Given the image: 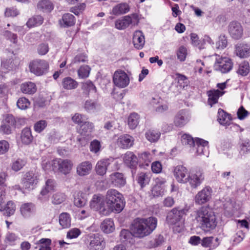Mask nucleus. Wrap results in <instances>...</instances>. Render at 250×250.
<instances>
[{
  "label": "nucleus",
  "mask_w": 250,
  "mask_h": 250,
  "mask_svg": "<svg viewBox=\"0 0 250 250\" xmlns=\"http://www.w3.org/2000/svg\"><path fill=\"white\" fill-rule=\"evenodd\" d=\"M157 224V220L155 217L138 218L134 220L130 230L134 237L142 238L150 235L156 229Z\"/></svg>",
  "instance_id": "nucleus-1"
},
{
  "label": "nucleus",
  "mask_w": 250,
  "mask_h": 250,
  "mask_svg": "<svg viewBox=\"0 0 250 250\" xmlns=\"http://www.w3.org/2000/svg\"><path fill=\"white\" fill-rule=\"evenodd\" d=\"M195 219L201 228L206 231L214 229L217 225L215 215L206 207H202L196 211Z\"/></svg>",
  "instance_id": "nucleus-2"
},
{
  "label": "nucleus",
  "mask_w": 250,
  "mask_h": 250,
  "mask_svg": "<svg viewBox=\"0 0 250 250\" xmlns=\"http://www.w3.org/2000/svg\"><path fill=\"white\" fill-rule=\"evenodd\" d=\"M105 202L107 213L110 211L115 213L120 212L125 207V202L122 194L114 189H110L107 190Z\"/></svg>",
  "instance_id": "nucleus-3"
},
{
  "label": "nucleus",
  "mask_w": 250,
  "mask_h": 250,
  "mask_svg": "<svg viewBox=\"0 0 250 250\" xmlns=\"http://www.w3.org/2000/svg\"><path fill=\"white\" fill-rule=\"evenodd\" d=\"M188 212V209L187 208L180 209L178 208H175L168 212L167 217V222L173 226L174 231L180 232L184 229L185 216Z\"/></svg>",
  "instance_id": "nucleus-4"
},
{
  "label": "nucleus",
  "mask_w": 250,
  "mask_h": 250,
  "mask_svg": "<svg viewBox=\"0 0 250 250\" xmlns=\"http://www.w3.org/2000/svg\"><path fill=\"white\" fill-rule=\"evenodd\" d=\"M29 68L32 73L37 76H41L47 72L49 64L44 60L36 59L30 62Z\"/></svg>",
  "instance_id": "nucleus-5"
},
{
  "label": "nucleus",
  "mask_w": 250,
  "mask_h": 250,
  "mask_svg": "<svg viewBox=\"0 0 250 250\" xmlns=\"http://www.w3.org/2000/svg\"><path fill=\"white\" fill-rule=\"evenodd\" d=\"M87 245L89 250H104L106 246V242L101 235L93 234L88 237Z\"/></svg>",
  "instance_id": "nucleus-6"
},
{
  "label": "nucleus",
  "mask_w": 250,
  "mask_h": 250,
  "mask_svg": "<svg viewBox=\"0 0 250 250\" xmlns=\"http://www.w3.org/2000/svg\"><path fill=\"white\" fill-rule=\"evenodd\" d=\"M138 22V16L135 14L123 17L116 21L115 27L119 30H123L131 24L136 25Z\"/></svg>",
  "instance_id": "nucleus-7"
},
{
  "label": "nucleus",
  "mask_w": 250,
  "mask_h": 250,
  "mask_svg": "<svg viewBox=\"0 0 250 250\" xmlns=\"http://www.w3.org/2000/svg\"><path fill=\"white\" fill-rule=\"evenodd\" d=\"M204 180L203 170L200 169L193 170L188 176V182L191 188H196Z\"/></svg>",
  "instance_id": "nucleus-8"
},
{
  "label": "nucleus",
  "mask_w": 250,
  "mask_h": 250,
  "mask_svg": "<svg viewBox=\"0 0 250 250\" xmlns=\"http://www.w3.org/2000/svg\"><path fill=\"white\" fill-rule=\"evenodd\" d=\"M113 82L117 87L122 88L128 86L130 79L124 71L118 70L113 74Z\"/></svg>",
  "instance_id": "nucleus-9"
},
{
  "label": "nucleus",
  "mask_w": 250,
  "mask_h": 250,
  "mask_svg": "<svg viewBox=\"0 0 250 250\" xmlns=\"http://www.w3.org/2000/svg\"><path fill=\"white\" fill-rule=\"evenodd\" d=\"M73 164L71 160L68 159H55L54 167L56 172L66 175L70 173Z\"/></svg>",
  "instance_id": "nucleus-10"
},
{
  "label": "nucleus",
  "mask_w": 250,
  "mask_h": 250,
  "mask_svg": "<svg viewBox=\"0 0 250 250\" xmlns=\"http://www.w3.org/2000/svg\"><path fill=\"white\" fill-rule=\"evenodd\" d=\"M233 67V62L228 57H219L216 60L214 68L216 70L223 73H228Z\"/></svg>",
  "instance_id": "nucleus-11"
},
{
  "label": "nucleus",
  "mask_w": 250,
  "mask_h": 250,
  "mask_svg": "<svg viewBox=\"0 0 250 250\" xmlns=\"http://www.w3.org/2000/svg\"><path fill=\"white\" fill-rule=\"evenodd\" d=\"M39 175L34 171L27 172L21 180V184L25 188L33 189L38 183Z\"/></svg>",
  "instance_id": "nucleus-12"
},
{
  "label": "nucleus",
  "mask_w": 250,
  "mask_h": 250,
  "mask_svg": "<svg viewBox=\"0 0 250 250\" xmlns=\"http://www.w3.org/2000/svg\"><path fill=\"white\" fill-rule=\"evenodd\" d=\"M94 128L93 124L92 123L84 122L80 127L79 133L81 136L78 140L82 144H84L91 138V133Z\"/></svg>",
  "instance_id": "nucleus-13"
},
{
  "label": "nucleus",
  "mask_w": 250,
  "mask_h": 250,
  "mask_svg": "<svg viewBox=\"0 0 250 250\" xmlns=\"http://www.w3.org/2000/svg\"><path fill=\"white\" fill-rule=\"evenodd\" d=\"M212 190L208 186L204 188L198 192L194 198L196 204L201 205L208 202L211 198Z\"/></svg>",
  "instance_id": "nucleus-14"
},
{
  "label": "nucleus",
  "mask_w": 250,
  "mask_h": 250,
  "mask_svg": "<svg viewBox=\"0 0 250 250\" xmlns=\"http://www.w3.org/2000/svg\"><path fill=\"white\" fill-rule=\"evenodd\" d=\"M105 204V200L102 195L95 194L90 202V207L95 210H99L103 214H107V211L106 210Z\"/></svg>",
  "instance_id": "nucleus-15"
},
{
  "label": "nucleus",
  "mask_w": 250,
  "mask_h": 250,
  "mask_svg": "<svg viewBox=\"0 0 250 250\" xmlns=\"http://www.w3.org/2000/svg\"><path fill=\"white\" fill-rule=\"evenodd\" d=\"M16 121L12 115L7 116L3 121L0 126V132L4 134L11 133L12 130L15 127Z\"/></svg>",
  "instance_id": "nucleus-16"
},
{
  "label": "nucleus",
  "mask_w": 250,
  "mask_h": 250,
  "mask_svg": "<svg viewBox=\"0 0 250 250\" xmlns=\"http://www.w3.org/2000/svg\"><path fill=\"white\" fill-rule=\"evenodd\" d=\"M229 32L232 38L238 40L243 36V28L240 23L233 21L229 25Z\"/></svg>",
  "instance_id": "nucleus-17"
},
{
  "label": "nucleus",
  "mask_w": 250,
  "mask_h": 250,
  "mask_svg": "<svg viewBox=\"0 0 250 250\" xmlns=\"http://www.w3.org/2000/svg\"><path fill=\"white\" fill-rule=\"evenodd\" d=\"M173 175L177 181L180 183L188 182V170L183 166H177L174 167Z\"/></svg>",
  "instance_id": "nucleus-18"
},
{
  "label": "nucleus",
  "mask_w": 250,
  "mask_h": 250,
  "mask_svg": "<svg viewBox=\"0 0 250 250\" xmlns=\"http://www.w3.org/2000/svg\"><path fill=\"white\" fill-rule=\"evenodd\" d=\"M134 139L133 137L128 134L120 136L117 141V146L121 148L128 149L133 146Z\"/></svg>",
  "instance_id": "nucleus-19"
},
{
  "label": "nucleus",
  "mask_w": 250,
  "mask_h": 250,
  "mask_svg": "<svg viewBox=\"0 0 250 250\" xmlns=\"http://www.w3.org/2000/svg\"><path fill=\"white\" fill-rule=\"evenodd\" d=\"M113 162L114 161L112 159H103L99 160L95 167L96 173L100 176L104 175L106 173L107 167Z\"/></svg>",
  "instance_id": "nucleus-20"
},
{
  "label": "nucleus",
  "mask_w": 250,
  "mask_h": 250,
  "mask_svg": "<svg viewBox=\"0 0 250 250\" xmlns=\"http://www.w3.org/2000/svg\"><path fill=\"white\" fill-rule=\"evenodd\" d=\"M192 150H195L197 155L203 154L208 156V142L200 138L196 139Z\"/></svg>",
  "instance_id": "nucleus-21"
},
{
  "label": "nucleus",
  "mask_w": 250,
  "mask_h": 250,
  "mask_svg": "<svg viewBox=\"0 0 250 250\" xmlns=\"http://www.w3.org/2000/svg\"><path fill=\"white\" fill-rule=\"evenodd\" d=\"M110 182L115 187L121 188L126 184V179L124 174L120 172H114L109 177Z\"/></svg>",
  "instance_id": "nucleus-22"
},
{
  "label": "nucleus",
  "mask_w": 250,
  "mask_h": 250,
  "mask_svg": "<svg viewBox=\"0 0 250 250\" xmlns=\"http://www.w3.org/2000/svg\"><path fill=\"white\" fill-rule=\"evenodd\" d=\"M21 215L24 218H29L36 212L35 205L32 203H26L22 204L20 208Z\"/></svg>",
  "instance_id": "nucleus-23"
},
{
  "label": "nucleus",
  "mask_w": 250,
  "mask_h": 250,
  "mask_svg": "<svg viewBox=\"0 0 250 250\" xmlns=\"http://www.w3.org/2000/svg\"><path fill=\"white\" fill-rule=\"evenodd\" d=\"M92 169V165L89 161H84L79 164L76 167L77 174L80 176L88 175Z\"/></svg>",
  "instance_id": "nucleus-24"
},
{
  "label": "nucleus",
  "mask_w": 250,
  "mask_h": 250,
  "mask_svg": "<svg viewBox=\"0 0 250 250\" xmlns=\"http://www.w3.org/2000/svg\"><path fill=\"white\" fill-rule=\"evenodd\" d=\"M235 52L240 58H246L250 56V45L248 44H238L235 45Z\"/></svg>",
  "instance_id": "nucleus-25"
},
{
  "label": "nucleus",
  "mask_w": 250,
  "mask_h": 250,
  "mask_svg": "<svg viewBox=\"0 0 250 250\" xmlns=\"http://www.w3.org/2000/svg\"><path fill=\"white\" fill-rule=\"evenodd\" d=\"M133 43L134 47L138 49H141L145 43V37L141 31L134 32L133 37Z\"/></svg>",
  "instance_id": "nucleus-26"
},
{
  "label": "nucleus",
  "mask_w": 250,
  "mask_h": 250,
  "mask_svg": "<svg viewBox=\"0 0 250 250\" xmlns=\"http://www.w3.org/2000/svg\"><path fill=\"white\" fill-rule=\"evenodd\" d=\"M217 120L220 125L225 126L230 125L232 124L230 115L226 113L224 110L221 109L218 110Z\"/></svg>",
  "instance_id": "nucleus-27"
},
{
  "label": "nucleus",
  "mask_w": 250,
  "mask_h": 250,
  "mask_svg": "<svg viewBox=\"0 0 250 250\" xmlns=\"http://www.w3.org/2000/svg\"><path fill=\"white\" fill-rule=\"evenodd\" d=\"M56 186V183L54 179H47L41 191L40 194L42 196L46 195L49 193L53 191L55 189Z\"/></svg>",
  "instance_id": "nucleus-28"
},
{
  "label": "nucleus",
  "mask_w": 250,
  "mask_h": 250,
  "mask_svg": "<svg viewBox=\"0 0 250 250\" xmlns=\"http://www.w3.org/2000/svg\"><path fill=\"white\" fill-rule=\"evenodd\" d=\"M124 163L129 167H133L137 164V158L135 155L131 151H127L123 155Z\"/></svg>",
  "instance_id": "nucleus-29"
},
{
  "label": "nucleus",
  "mask_w": 250,
  "mask_h": 250,
  "mask_svg": "<svg viewBox=\"0 0 250 250\" xmlns=\"http://www.w3.org/2000/svg\"><path fill=\"white\" fill-rule=\"evenodd\" d=\"M129 11L128 5L125 3H120L114 6L110 14L119 16L128 12Z\"/></svg>",
  "instance_id": "nucleus-30"
},
{
  "label": "nucleus",
  "mask_w": 250,
  "mask_h": 250,
  "mask_svg": "<svg viewBox=\"0 0 250 250\" xmlns=\"http://www.w3.org/2000/svg\"><path fill=\"white\" fill-rule=\"evenodd\" d=\"M189 121L188 116L183 111H180L175 116L174 123L178 127H182L185 125Z\"/></svg>",
  "instance_id": "nucleus-31"
},
{
  "label": "nucleus",
  "mask_w": 250,
  "mask_h": 250,
  "mask_svg": "<svg viewBox=\"0 0 250 250\" xmlns=\"http://www.w3.org/2000/svg\"><path fill=\"white\" fill-rule=\"evenodd\" d=\"M62 87L66 90H72L78 86V83L70 77L63 78L62 82Z\"/></svg>",
  "instance_id": "nucleus-32"
},
{
  "label": "nucleus",
  "mask_w": 250,
  "mask_h": 250,
  "mask_svg": "<svg viewBox=\"0 0 250 250\" xmlns=\"http://www.w3.org/2000/svg\"><path fill=\"white\" fill-rule=\"evenodd\" d=\"M59 224L62 229L68 228L71 226V218L70 214L67 212L61 213L59 217Z\"/></svg>",
  "instance_id": "nucleus-33"
},
{
  "label": "nucleus",
  "mask_w": 250,
  "mask_h": 250,
  "mask_svg": "<svg viewBox=\"0 0 250 250\" xmlns=\"http://www.w3.org/2000/svg\"><path fill=\"white\" fill-rule=\"evenodd\" d=\"M218 238H214L213 237L204 238L201 241V245L205 248L209 247L212 249L216 248L219 244Z\"/></svg>",
  "instance_id": "nucleus-34"
},
{
  "label": "nucleus",
  "mask_w": 250,
  "mask_h": 250,
  "mask_svg": "<svg viewBox=\"0 0 250 250\" xmlns=\"http://www.w3.org/2000/svg\"><path fill=\"white\" fill-rule=\"evenodd\" d=\"M224 92L221 91L219 90H212L208 92V104L212 106L213 104H216L219 97L223 95Z\"/></svg>",
  "instance_id": "nucleus-35"
},
{
  "label": "nucleus",
  "mask_w": 250,
  "mask_h": 250,
  "mask_svg": "<svg viewBox=\"0 0 250 250\" xmlns=\"http://www.w3.org/2000/svg\"><path fill=\"white\" fill-rule=\"evenodd\" d=\"M20 139L22 144L24 145L30 144L33 140L30 129L27 127L24 128L21 131Z\"/></svg>",
  "instance_id": "nucleus-36"
},
{
  "label": "nucleus",
  "mask_w": 250,
  "mask_h": 250,
  "mask_svg": "<svg viewBox=\"0 0 250 250\" xmlns=\"http://www.w3.org/2000/svg\"><path fill=\"white\" fill-rule=\"evenodd\" d=\"M102 231L105 233H110L115 230V225L113 220L111 219H106L104 220L101 225Z\"/></svg>",
  "instance_id": "nucleus-37"
},
{
  "label": "nucleus",
  "mask_w": 250,
  "mask_h": 250,
  "mask_svg": "<svg viewBox=\"0 0 250 250\" xmlns=\"http://www.w3.org/2000/svg\"><path fill=\"white\" fill-rule=\"evenodd\" d=\"M21 89L24 94H33L37 91L36 84L32 82H26L21 84Z\"/></svg>",
  "instance_id": "nucleus-38"
},
{
  "label": "nucleus",
  "mask_w": 250,
  "mask_h": 250,
  "mask_svg": "<svg viewBox=\"0 0 250 250\" xmlns=\"http://www.w3.org/2000/svg\"><path fill=\"white\" fill-rule=\"evenodd\" d=\"M86 202L87 199L84 197L83 192L79 191L75 193L74 204L76 207L79 208L83 207L86 205Z\"/></svg>",
  "instance_id": "nucleus-39"
},
{
  "label": "nucleus",
  "mask_w": 250,
  "mask_h": 250,
  "mask_svg": "<svg viewBox=\"0 0 250 250\" xmlns=\"http://www.w3.org/2000/svg\"><path fill=\"white\" fill-rule=\"evenodd\" d=\"M60 22L63 26H70L75 24V17L71 14L66 13L63 15L62 20Z\"/></svg>",
  "instance_id": "nucleus-40"
},
{
  "label": "nucleus",
  "mask_w": 250,
  "mask_h": 250,
  "mask_svg": "<svg viewBox=\"0 0 250 250\" xmlns=\"http://www.w3.org/2000/svg\"><path fill=\"white\" fill-rule=\"evenodd\" d=\"M139 116L135 113L129 115L127 119V125L131 129H135L138 125L139 122Z\"/></svg>",
  "instance_id": "nucleus-41"
},
{
  "label": "nucleus",
  "mask_w": 250,
  "mask_h": 250,
  "mask_svg": "<svg viewBox=\"0 0 250 250\" xmlns=\"http://www.w3.org/2000/svg\"><path fill=\"white\" fill-rule=\"evenodd\" d=\"M82 88L83 93L86 95H89L90 93L96 92V87L93 83L89 81H87L86 82L83 83Z\"/></svg>",
  "instance_id": "nucleus-42"
},
{
  "label": "nucleus",
  "mask_w": 250,
  "mask_h": 250,
  "mask_svg": "<svg viewBox=\"0 0 250 250\" xmlns=\"http://www.w3.org/2000/svg\"><path fill=\"white\" fill-rule=\"evenodd\" d=\"M160 132L154 130H149L146 133V137L150 142H156L160 138Z\"/></svg>",
  "instance_id": "nucleus-43"
},
{
  "label": "nucleus",
  "mask_w": 250,
  "mask_h": 250,
  "mask_svg": "<svg viewBox=\"0 0 250 250\" xmlns=\"http://www.w3.org/2000/svg\"><path fill=\"white\" fill-rule=\"evenodd\" d=\"M43 21V19L41 16H36L30 18L26 22V25L29 28L41 25Z\"/></svg>",
  "instance_id": "nucleus-44"
},
{
  "label": "nucleus",
  "mask_w": 250,
  "mask_h": 250,
  "mask_svg": "<svg viewBox=\"0 0 250 250\" xmlns=\"http://www.w3.org/2000/svg\"><path fill=\"white\" fill-rule=\"evenodd\" d=\"M150 178L146 173L141 172L137 176V182L142 188L148 184Z\"/></svg>",
  "instance_id": "nucleus-45"
},
{
  "label": "nucleus",
  "mask_w": 250,
  "mask_h": 250,
  "mask_svg": "<svg viewBox=\"0 0 250 250\" xmlns=\"http://www.w3.org/2000/svg\"><path fill=\"white\" fill-rule=\"evenodd\" d=\"M54 162L55 160L50 161L46 158L43 159L42 164V168L46 171H53L56 172V169L54 167Z\"/></svg>",
  "instance_id": "nucleus-46"
},
{
  "label": "nucleus",
  "mask_w": 250,
  "mask_h": 250,
  "mask_svg": "<svg viewBox=\"0 0 250 250\" xmlns=\"http://www.w3.org/2000/svg\"><path fill=\"white\" fill-rule=\"evenodd\" d=\"M65 198V195L63 193L58 192L53 194L51 198L52 203L54 205H59L64 202Z\"/></svg>",
  "instance_id": "nucleus-47"
},
{
  "label": "nucleus",
  "mask_w": 250,
  "mask_h": 250,
  "mask_svg": "<svg viewBox=\"0 0 250 250\" xmlns=\"http://www.w3.org/2000/svg\"><path fill=\"white\" fill-rule=\"evenodd\" d=\"M37 7L38 9L47 11H50L53 9L52 3L46 0L40 1L38 3Z\"/></svg>",
  "instance_id": "nucleus-48"
},
{
  "label": "nucleus",
  "mask_w": 250,
  "mask_h": 250,
  "mask_svg": "<svg viewBox=\"0 0 250 250\" xmlns=\"http://www.w3.org/2000/svg\"><path fill=\"white\" fill-rule=\"evenodd\" d=\"M90 68L88 65L81 66L78 70L79 78L84 79L89 76Z\"/></svg>",
  "instance_id": "nucleus-49"
},
{
  "label": "nucleus",
  "mask_w": 250,
  "mask_h": 250,
  "mask_svg": "<svg viewBox=\"0 0 250 250\" xmlns=\"http://www.w3.org/2000/svg\"><path fill=\"white\" fill-rule=\"evenodd\" d=\"M51 240L48 238H42L37 243L41 245L39 250H51L50 245Z\"/></svg>",
  "instance_id": "nucleus-50"
},
{
  "label": "nucleus",
  "mask_w": 250,
  "mask_h": 250,
  "mask_svg": "<svg viewBox=\"0 0 250 250\" xmlns=\"http://www.w3.org/2000/svg\"><path fill=\"white\" fill-rule=\"evenodd\" d=\"M17 105L20 109L25 110L29 107L30 103L27 99L21 97L18 100Z\"/></svg>",
  "instance_id": "nucleus-51"
},
{
  "label": "nucleus",
  "mask_w": 250,
  "mask_h": 250,
  "mask_svg": "<svg viewBox=\"0 0 250 250\" xmlns=\"http://www.w3.org/2000/svg\"><path fill=\"white\" fill-rule=\"evenodd\" d=\"M4 210L5 211L6 215L9 216L14 213L16 210V206L13 202L8 201L4 207Z\"/></svg>",
  "instance_id": "nucleus-52"
},
{
  "label": "nucleus",
  "mask_w": 250,
  "mask_h": 250,
  "mask_svg": "<svg viewBox=\"0 0 250 250\" xmlns=\"http://www.w3.org/2000/svg\"><path fill=\"white\" fill-rule=\"evenodd\" d=\"M249 72V64L247 62H242L237 70V73L242 76L247 75Z\"/></svg>",
  "instance_id": "nucleus-53"
},
{
  "label": "nucleus",
  "mask_w": 250,
  "mask_h": 250,
  "mask_svg": "<svg viewBox=\"0 0 250 250\" xmlns=\"http://www.w3.org/2000/svg\"><path fill=\"white\" fill-rule=\"evenodd\" d=\"M26 164V161L24 160L18 159L14 162L12 165V169L18 171L21 170Z\"/></svg>",
  "instance_id": "nucleus-54"
},
{
  "label": "nucleus",
  "mask_w": 250,
  "mask_h": 250,
  "mask_svg": "<svg viewBox=\"0 0 250 250\" xmlns=\"http://www.w3.org/2000/svg\"><path fill=\"white\" fill-rule=\"evenodd\" d=\"M47 123L45 120H40L36 122L34 125V128L36 132H41L46 127Z\"/></svg>",
  "instance_id": "nucleus-55"
},
{
  "label": "nucleus",
  "mask_w": 250,
  "mask_h": 250,
  "mask_svg": "<svg viewBox=\"0 0 250 250\" xmlns=\"http://www.w3.org/2000/svg\"><path fill=\"white\" fill-rule=\"evenodd\" d=\"M164 192V188L163 187L154 185L151 190V193L153 197H158L162 196Z\"/></svg>",
  "instance_id": "nucleus-56"
},
{
  "label": "nucleus",
  "mask_w": 250,
  "mask_h": 250,
  "mask_svg": "<svg viewBox=\"0 0 250 250\" xmlns=\"http://www.w3.org/2000/svg\"><path fill=\"white\" fill-rule=\"evenodd\" d=\"M187 54V48L185 47L181 46L177 52V58L180 61L183 62L186 60Z\"/></svg>",
  "instance_id": "nucleus-57"
},
{
  "label": "nucleus",
  "mask_w": 250,
  "mask_h": 250,
  "mask_svg": "<svg viewBox=\"0 0 250 250\" xmlns=\"http://www.w3.org/2000/svg\"><path fill=\"white\" fill-rule=\"evenodd\" d=\"M227 44V37L224 35H221L216 42V48L219 49H223L226 47Z\"/></svg>",
  "instance_id": "nucleus-58"
},
{
  "label": "nucleus",
  "mask_w": 250,
  "mask_h": 250,
  "mask_svg": "<svg viewBox=\"0 0 250 250\" xmlns=\"http://www.w3.org/2000/svg\"><path fill=\"white\" fill-rule=\"evenodd\" d=\"M81 233V230L78 228L70 229L67 233L66 237L69 239L77 238Z\"/></svg>",
  "instance_id": "nucleus-59"
},
{
  "label": "nucleus",
  "mask_w": 250,
  "mask_h": 250,
  "mask_svg": "<svg viewBox=\"0 0 250 250\" xmlns=\"http://www.w3.org/2000/svg\"><path fill=\"white\" fill-rule=\"evenodd\" d=\"M97 104L96 103L91 101L87 100L84 104V108L88 112L94 111L96 109Z\"/></svg>",
  "instance_id": "nucleus-60"
},
{
  "label": "nucleus",
  "mask_w": 250,
  "mask_h": 250,
  "mask_svg": "<svg viewBox=\"0 0 250 250\" xmlns=\"http://www.w3.org/2000/svg\"><path fill=\"white\" fill-rule=\"evenodd\" d=\"M182 142L184 145L190 146L194 145L195 143V140L194 141L191 136L187 134L182 135Z\"/></svg>",
  "instance_id": "nucleus-61"
},
{
  "label": "nucleus",
  "mask_w": 250,
  "mask_h": 250,
  "mask_svg": "<svg viewBox=\"0 0 250 250\" xmlns=\"http://www.w3.org/2000/svg\"><path fill=\"white\" fill-rule=\"evenodd\" d=\"M86 119L84 115L79 113H76L72 117L73 122L77 124H84V122H86Z\"/></svg>",
  "instance_id": "nucleus-62"
},
{
  "label": "nucleus",
  "mask_w": 250,
  "mask_h": 250,
  "mask_svg": "<svg viewBox=\"0 0 250 250\" xmlns=\"http://www.w3.org/2000/svg\"><path fill=\"white\" fill-rule=\"evenodd\" d=\"M100 148L101 144L99 141L94 140L91 142L90 150L91 152L96 153L100 150Z\"/></svg>",
  "instance_id": "nucleus-63"
},
{
  "label": "nucleus",
  "mask_w": 250,
  "mask_h": 250,
  "mask_svg": "<svg viewBox=\"0 0 250 250\" xmlns=\"http://www.w3.org/2000/svg\"><path fill=\"white\" fill-rule=\"evenodd\" d=\"M37 50L39 54L40 55H44L49 51L48 45L46 43H41L38 46Z\"/></svg>",
  "instance_id": "nucleus-64"
}]
</instances>
